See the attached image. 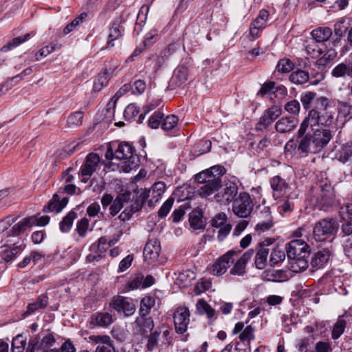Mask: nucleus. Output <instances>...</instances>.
<instances>
[{
  "label": "nucleus",
  "instance_id": "21",
  "mask_svg": "<svg viewBox=\"0 0 352 352\" xmlns=\"http://www.w3.org/2000/svg\"><path fill=\"white\" fill-rule=\"evenodd\" d=\"M298 198L297 190H293L283 199L278 206V210L281 214H290L294 208V201Z\"/></svg>",
  "mask_w": 352,
  "mask_h": 352
},
{
  "label": "nucleus",
  "instance_id": "30",
  "mask_svg": "<svg viewBox=\"0 0 352 352\" xmlns=\"http://www.w3.org/2000/svg\"><path fill=\"white\" fill-rule=\"evenodd\" d=\"M129 201V195L123 193L119 195L113 201L110 206V214L112 217L116 216L122 208L124 207V204H128Z\"/></svg>",
  "mask_w": 352,
  "mask_h": 352
},
{
  "label": "nucleus",
  "instance_id": "57",
  "mask_svg": "<svg viewBox=\"0 0 352 352\" xmlns=\"http://www.w3.org/2000/svg\"><path fill=\"white\" fill-rule=\"evenodd\" d=\"M178 118L175 115L166 116L162 123V128L165 131H170L175 128L177 124Z\"/></svg>",
  "mask_w": 352,
  "mask_h": 352
},
{
  "label": "nucleus",
  "instance_id": "63",
  "mask_svg": "<svg viewBox=\"0 0 352 352\" xmlns=\"http://www.w3.org/2000/svg\"><path fill=\"white\" fill-rule=\"evenodd\" d=\"M285 109L291 114L298 115L300 112V105L298 100H292L285 104Z\"/></svg>",
  "mask_w": 352,
  "mask_h": 352
},
{
  "label": "nucleus",
  "instance_id": "53",
  "mask_svg": "<svg viewBox=\"0 0 352 352\" xmlns=\"http://www.w3.org/2000/svg\"><path fill=\"white\" fill-rule=\"evenodd\" d=\"M83 113L82 111H76L72 113L67 118V125L69 127H76L80 125L82 122Z\"/></svg>",
  "mask_w": 352,
  "mask_h": 352
},
{
  "label": "nucleus",
  "instance_id": "22",
  "mask_svg": "<svg viewBox=\"0 0 352 352\" xmlns=\"http://www.w3.org/2000/svg\"><path fill=\"white\" fill-rule=\"evenodd\" d=\"M124 28L121 26V21L117 19L112 22L108 35L107 48H111L115 46L114 41L122 38L123 36Z\"/></svg>",
  "mask_w": 352,
  "mask_h": 352
},
{
  "label": "nucleus",
  "instance_id": "54",
  "mask_svg": "<svg viewBox=\"0 0 352 352\" xmlns=\"http://www.w3.org/2000/svg\"><path fill=\"white\" fill-rule=\"evenodd\" d=\"M25 344V340L23 336H16L12 342V352H23Z\"/></svg>",
  "mask_w": 352,
  "mask_h": 352
},
{
  "label": "nucleus",
  "instance_id": "55",
  "mask_svg": "<svg viewBox=\"0 0 352 352\" xmlns=\"http://www.w3.org/2000/svg\"><path fill=\"white\" fill-rule=\"evenodd\" d=\"M346 327V321L339 318L335 323L332 330V338L338 339L344 332Z\"/></svg>",
  "mask_w": 352,
  "mask_h": 352
},
{
  "label": "nucleus",
  "instance_id": "27",
  "mask_svg": "<svg viewBox=\"0 0 352 352\" xmlns=\"http://www.w3.org/2000/svg\"><path fill=\"white\" fill-rule=\"evenodd\" d=\"M261 214L265 218V220L258 222L256 226V230L258 232H265L270 230L272 226V217L271 215L270 209L269 207H264L261 211Z\"/></svg>",
  "mask_w": 352,
  "mask_h": 352
},
{
  "label": "nucleus",
  "instance_id": "50",
  "mask_svg": "<svg viewBox=\"0 0 352 352\" xmlns=\"http://www.w3.org/2000/svg\"><path fill=\"white\" fill-rule=\"evenodd\" d=\"M196 307L199 313L206 314L209 318L214 316V310L204 300H199Z\"/></svg>",
  "mask_w": 352,
  "mask_h": 352
},
{
  "label": "nucleus",
  "instance_id": "64",
  "mask_svg": "<svg viewBox=\"0 0 352 352\" xmlns=\"http://www.w3.org/2000/svg\"><path fill=\"white\" fill-rule=\"evenodd\" d=\"M173 203H174V199L168 198L163 204V205L161 206V208L158 210L159 217H160L162 218L165 217L170 212V210L172 208Z\"/></svg>",
  "mask_w": 352,
  "mask_h": 352
},
{
  "label": "nucleus",
  "instance_id": "56",
  "mask_svg": "<svg viewBox=\"0 0 352 352\" xmlns=\"http://www.w3.org/2000/svg\"><path fill=\"white\" fill-rule=\"evenodd\" d=\"M294 68V64L289 59L280 60L276 67L277 71L281 73H289Z\"/></svg>",
  "mask_w": 352,
  "mask_h": 352
},
{
  "label": "nucleus",
  "instance_id": "61",
  "mask_svg": "<svg viewBox=\"0 0 352 352\" xmlns=\"http://www.w3.org/2000/svg\"><path fill=\"white\" fill-rule=\"evenodd\" d=\"M211 287V283L210 280L204 278L200 279L196 284L194 292L196 294H201L205 291Z\"/></svg>",
  "mask_w": 352,
  "mask_h": 352
},
{
  "label": "nucleus",
  "instance_id": "25",
  "mask_svg": "<svg viewBox=\"0 0 352 352\" xmlns=\"http://www.w3.org/2000/svg\"><path fill=\"white\" fill-rule=\"evenodd\" d=\"M161 252L160 243H146L144 248V258L148 263L157 260Z\"/></svg>",
  "mask_w": 352,
  "mask_h": 352
},
{
  "label": "nucleus",
  "instance_id": "7",
  "mask_svg": "<svg viewBox=\"0 0 352 352\" xmlns=\"http://www.w3.org/2000/svg\"><path fill=\"white\" fill-rule=\"evenodd\" d=\"M254 204L250 195L245 192H241L235 198L232 204L233 213L240 218H247L253 210Z\"/></svg>",
  "mask_w": 352,
  "mask_h": 352
},
{
  "label": "nucleus",
  "instance_id": "52",
  "mask_svg": "<svg viewBox=\"0 0 352 352\" xmlns=\"http://www.w3.org/2000/svg\"><path fill=\"white\" fill-rule=\"evenodd\" d=\"M340 221H349L352 219V204L347 203L340 207Z\"/></svg>",
  "mask_w": 352,
  "mask_h": 352
},
{
  "label": "nucleus",
  "instance_id": "10",
  "mask_svg": "<svg viewBox=\"0 0 352 352\" xmlns=\"http://www.w3.org/2000/svg\"><path fill=\"white\" fill-rule=\"evenodd\" d=\"M334 192L330 184L321 186L320 192L316 198V206L322 210L328 211L334 204Z\"/></svg>",
  "mask_w": 352,
  "mask_h": 352
},
{
  "label": "nucleus",
  "instance_id": "49",
  "mask_svg": "<svg viewBox=\"0 0 352 352\" xmlns=\"http://www.w3.org/2000/svg\"><path fill=\"white\" fill-rule=\"evenodd\" d=\"M285 258V251L279 249L278 247H276L271 253L269 263L271 266H274L279 262L284 261Z\"/></svg>",
  "mask_w": 352,
  "mask_h": 352
},
{
  "label": "nucleus",
  "instance_id": "20",
  "mask_svg": "<svg viewBox=\"0 0 352 352\" xmlns=\"http://www.w3.org/2000/svg\"><path fill=\"white\" fill-rule=\"evenodd\" d=\"M298 120L294 116H285L275 124V129L280 133H286L293 131L298 126Z\"/></svg>",
  "mask_w": 352,
  "mask_h": 352
},
{
  "label": "nucleus",
  "instance_id": "37",
  "mask_svg": "<svg viewBox=\"0 0 352 352\" xmlns=\"http://www.w3.org/2000/svg\"><path fill=\"white\" fill-rule=\"evenodd\" d=\"M196 278L195 273L190 270L180 272L176 279V284L180 287H186Z\"/></svg>",
  "mask_w": 352,
  "mask_h": 352
},
{
  "label": "nucleus",
  "instance_id": "41",
  "mask_svg": "<svg viewBox=\"0 0 352 352\" xmlns=\"http://www.w3.org/2000/svg\"><path fill=\"white\" fill-rule=\"evenodd\" d=\"M211 142L208 140H200L197 142L192 149L195 156H199L210 151Z\"/></svg>",
  "mask_w": 352,
  "mask_h": 352
},
{
  "label": "nucleus",
  "instance_id": "60",
  "mask_svg": "<svg viewBox=\"0 0 352 352\" xmlns=\"http://www.w3.org/2000/svg\"><path fill=\"white\" fill-rule=\"evenodd\" d=\"M339 112L341 115H342L346 119L351 120L352 119V105L345 102H340L339 103Z\"/></svg>",
  "mask_w": 352,
  "mask_h": 352
},
{
  "label": "nucleus",
  "instance_id": "8",
  "mask_svg": "<svg viewBox=\"0 0 352 352\" xmlns=\"http://www.w3.org/2000/svg\"><path fill=\"white\" fill-rule=\"evenodd\" d=\"M133 153V146L126 142L110 143L107 147L105 157L107 160H129Z\"/></svg>",
  "mask_w": 352,
  "mask_h": 352
},
{
  "label": "nucleus",
  "instance_id": "28",
  "mask_svg": "<svg viewBox=\"0 0 352 352\" xmlns=\"http://www.w3.org/2000/svg\"><path fill=\"white\" fill-rule=\"evenodd\" d=\"M311 38L323 45L322 43L329 40L332 35V30L328 27L316 28L311 32Z\"/></svg>",
  "mask_w": 352,
  "mask_h": 352
},
{
  "label": "nucleus",
  "instance_id": "2",
  "mask_svg": "<svg viewBox=\"0 0 352 352\" xmlns=\"http://www.w3.org/2000/svg\"><path fill=\"white\" fill-rule=\"evenodd\" d=\"M165 189L166 184L163 182L154 183L148 189H142L139 192L138 197L135 200H132L129 206L125 207L118 218L123 221L129 220L135 212L141 210L143 204L146 202L150 208H153L155 204L162 198Z\"/></svg>",
  "mask_w": 352,
  "mask_h": 352
},
{
  "label": "nucleus",
  "instance_id": "13",
  "mask_svg": "<svg viewBox=\"0 0 352 352\" xmlns=\"http://www.w3.org/2000/svg\"><path fill=\"white\" fill-rule=\"evenodd\" d=\"M109 305L117 312L123 313L126 316L133 315L136 309L131 300L121 296H114Z\"/></svg>",
  "mask_w": 352,
  "mask_h": 352
},
{
  "label": "nucleus",
  "instance_id": "16",
  "mask_svg": "<svg viewBox=\"0 0 352 352\" xmlns=\"http://www.w3.org/2000/svg\"><path fill=\"white\" fill-rule=\"evenodd\" d=\"M56 338L53 333L45 335L40 341V338L35 336L29 341L28 351L34 352L35 350L53 346L56 343Z\"/></svg>",
  "mask_w": 352,
  "mask_h": 352
},
{
  "label": "nucleus",
  "instance_id": "9",
  "mask_svg": "<svg viewBox=\"0 0 352 352\" xmlns=\"http://www.w3.org/2000/svg\"><path fill=\"white\" fill-rule=\"evenodd\" d=\"M227 221V215L224 212L217 213L211 220L212 228L217 230V239L219 241H223L230 233L232 226Z\"/></svg>",
  "mask_w": 352,
  "mask_h": 352
},
{
  "label": "nucleus",
  "instance_id": "33",
  "mask_svg": "<svg viewBox=\"0 0 352 352\" xmlns=\"http://www.w3.org/2000/svg\"><path fill=\"white\" fill-rule=\"evenodd\" d=\"M32 35H34L33 32H29L24 34L23 36L14 38L1 48V52H7L10 50H12V49L28 41Z\"/></svg>",
  "mask_w": 352,
  "mask_h": 352
},
{
  "label": "nucleus",
  "instance_id": "36",
  "mask_svg": "<svg viewBox=\"0 0 352 352\" xmlns=\"http://www.w3.org/2000/svg\"><path fill=\"white\" fill-rule=\"evenodd\" d=\"M188 221L190 227L194 230L203 229L205 226L202 212L199 210H193L190 212Z\"/></svg>",
  "mask_w": 352,
  "mask_h": 352
},
{
  "label": "nucleus",
  "instance_id": "18",
  "mask_svg": "<svg viewBox=\"0 0 352 352\" xmlns=\"http://www.w3.org/2000/svg\"><path fill=\"white\" fill-rule=\"evenodd\" d=\"M238 193V186L234 182H228L226 184L223 191L215 195V199L217 202L223 204H229L234 201Z\"/></svg>",
  "mask_w": 352,
  "mask_h": 352
},
{
  "label": "nucleus",
  "instance_id": "14",
  "mask_svg": "<svg viewBox=\"0 0 352 352\" xmlns=\"http://www.w3.org/2000/svg\"><path fill=\"white\" fill-rule=\"evenodd\" d=\"M100 158L96 153H89L82 164L80 173L83 177L82 182L86 183L94 172L100 167Z\"/></svg>",
  "mask_w": 352,
  "mask_h": 352
},
{
  "label": "nucleus",
  "instance_id": "44",
  "mask_svg": "<svg viewBox=\"0 0 352 352\" xmlns=\"http://www.w3.org/2000/svg\"><path fill=\"white\" fill-rule=\"evenodd\" d=\"M155 299L151 296L144 297L140 302V312L142 316L148 315L151 308L155 305Z\"/></svg>",
  "mask_w": 352,
  "mask_h": 352
},
{
  "label": "nucleus",
  "instance_id": "29",
  "mask_svg": "<svg viewBox=\"0 0 352 352\" xmlns=\"http://www.w3.org/2000/svg\"><path fill=\"white\" fill-rule=\"evenodd\" d=\"M322 45H320V43L310 38L305 41V51L311 58H317L322 53V49L321 47Z\"/></svg>",
  "mask_w": 352,
  "mask_h": 352
},
{
  "label": "nucleus",
  "instance_id": "38",
  "mask_svg": "<svg viewBox=\"0 0 352 352\" xmlns=\"http://www.w3.org/2000/svg\"><path fill=\"white\" fill-rule=\"evenodd\" d=\"M20 250L19 247L3 245L0 249V257L6 262H9L15 257Z\"/></svg>",
  "mask_w": 352,
  "mask_h": 352
},
{
  "label": "nucleus",
  "instance_id": "4",
  "mask_svg": "<svg viewBox=\"0 0 352 352\" xmlns=\"http://www.w3.org/2000/svg\"><path fill=\"white\" fill-rule=\"evenodd\" d=\"M14 221V219L11 217L0 221V241L6 240V242H8V240L6 239L7 237L19 236L35 223L38 226H45L49 223L50 217L48 216H43L38 219L34 217L26 218L10 228Z\"/></svg>",
  "mask_w": 352,
  "mask_h": 352
},
{
  "label": "nucleus",
  "instance_id": "32",
  "mask_svg": "<svg viewBox=\"0 0 352 352\" xmlns=\"http://www.w3.org/2000/svg\"><path fill=\"white\" fill-rule=\"evenodd\" d=\"M309 80V74L302 69H297L290 74L289 80L296 85H302Z\"/></svg>",
  "mask_w": 352,
  "mask_h": 352
},
{
  "label": "nucleus",
  "instance_id": "19",
  "mask_svg": "<svg viewBox=\"0 0 352 352\" xmlns=\"http://www.w3.org/2000/svg\"><path fill=\"white\" fill-rule=\"evenodd\" d=\"M253 254V250H249L245 252L231 268L230 271V274L239 276H243L246 273V265L252 258Z\"/></svg>",
  "mask_w": 352,
  "mask_h": 352
},
{
  "label": "nucleus",
  "instance_id": "62",
  "mask_svg": "<svg viewBox=\"0 0 352 352\" xmlns=\"http://www.w3.org/2000/svg\"><path fill=\"white\" fill-rule=\"evenodd\" d=\"M60 45L58 44H50L48 45L45 46L44 47L41 48L36 54V60H39L40 58L38 56L41 57H46L50 54H51L52 52H54L57 47H60Z\"/></svg>",
  "mask_w": 352,
  "mask_h": 352
},
{
  "label": "nucleus",
  "instance_id": "6",
  "mask_svg": "<svg viewBox=\"0 0 352 352\" xmlns=\"http://www.w3.org/2000/svg\"><path fill=\"white\" fill-rule=\"evenodd\" d=\"M338 225L333 219H324L318 221L314 228V239L322 242L338 230Z\"/></svg>",
  "mask_w": 352,
  "mask_h": 352
},
{
  "label": "nucleus",
  "instance_id": "1",
  "mask_svg": "<svg viewBox=\"0 0 352 352\" xmlns=\"http://www.w3.org/2000/svg\"><path fill=\"white\" fill-rule=\"evenodd\" d=\"M317 106L309 111L298 130V148L302 153H318L332 139L330 130L320 126H329L333 122V114L329 111L330 101L326 97L316 99Z\"/></svg>",
  "mask_w": 352,
  "mask_h": 352
},
{
  "label": "nucleus",
  "instance_id": "39",
  "mask_svg": "<svg viewBox=\"0 0 352 352\" xmlns=\"http://www.w3.org/2000/svg\"><path fill=\"white\" fill-rule=\"evenodd\" d=\"M47 302L48 298L45 295L40 296L34 302L28 305L25 314L29 315L39 309L45 308L47 306Z\"/></svg>",
  "mask_w": 352,
  "mask_h": 352
},
{
  "label": "nucleus",
  "instance_id": "35",
  "mask_svg": "<svg viewBox=\"0 0 352 352\" xmlns=\"http://www.w3.org/2000/svg\"><path fill=\"white\" fill-rule=\"evenodd\" d=\"M352 157V140L342 144L337 153L339 162L344 164Z\"/></svg>",
  "mask_w": 352,
  "mask_h": 352
},
{
  "label": "nucleus",
  "instance_id": "42",
  "mask_svg": "<svg viewBox=\"0 0 352 352\" xmlns=\"http://www.w3.org/2000/svg\"><path fill=\"white\" fill-rule=\"evenodd\" d=\"M269 253V250L265 248H261L255 256V265L256 268L263 270L265 268L267 263V257Z\"/></svg>",
  "mask_w": 352,
  "mask_h": 352
},
{
  "label": "nucleus",
  "instance_id": "43",
  "mask_svg": "<svg viewBox=\"0 0 352 352\" xmlns=\"http://www.w3.org/2000/svg\"><path fill=\"white\" fill-rule=\"evenodd\" d=\"M77 217V213L70 211L60 221V230L62 232H67L71 229L74 220Z\"/></svg>",
  "mask_w": 352,
  "mask_h": 352
},
{
  "label": "nucleus",
  "instance_id": "12",
  "mask_svg": "<svg viewBox=\"0 0 352 352\" xmlns=\"http://www.w3.org/2000/svg\"><path fill=\"white\" fill-rule=\"evenodd\" d=\"M270 13L263 9L258 12V16L250 25V35L252 39L258 38L262 31L267 27L269 21Z\"/></svg>",
  "mask_w": 352,
  "mask_h": 352
},
{
  "label": "nucleus",
  "instance_id": "31",
  "mask_svg": "<svg viewBox=\"0 0 352 352\" xmlns=\"http://www.w3.org/2000/svg\"><path fill=\"white\" fill-rule=\"evenodd\" d=\"M113 322V320L111 314L107 312L98 313L91 318V324L98 327H107Z\"/></svg>",
  "mask_w": 352,
  "mask_h": 352
},
{
  "label": "nucleus",
  "instance_id": "34",
  "mask_svg": "<svg viewBox=\"0 0 352 352\" xmlns=\"http://www.w3.org/2000/svg\"><path fill=\"white\" fill-rule=\"evenodd\" d=\"M109 247L110 243H92L89 248L91 253L87 256L88 258L95 260L102 256Z\"/></svg>",
  "mask_w": 352,
  "mask_h": 352
},
{
  "label": "nucleus",
  "instance_id": "15",
  "mask_svg": "<svg viewBox=\"0 0 352 352\" xmlns=\"http://www.w3.org/2000/svg\"><path fill=\"white\" fill-rule=\"evenodd\" d=\"M174 324L175 331L178 333H184L186 331L190 322V311L186 307H179L175 311Z\"/></svg>",
  "mask_w": 352,
  "mask_h": 352
},
{
  "label": "nucleus",
  "instance_id": "59",
  "mask_svg": "<svg viewBox=\"0 0 352 352\" xmlns=\"http://www.w3.org/2000/svg\"><path fill=\"white\" fill-rule=\"evenodd\" d=\"M164 114L160 111H155L148 120V126L152 129H157L161 124Z\"/></svg>",
  "mask_w": 352,
  "mask_h": 352
},
{
  "label": "nucleus",
  "instance_id": "23",
  "mask_svg": "<svg viewBox=\"0 0 352 352\" xmlns=\"http://www.w3.org/2000/svg\"><path fill=\"white\" fill-rule=\"evenodd\" d=\"M333 77L337 78L349 76L352 78V60H346L338 64L331 71Z\"/></svg>",
  "mask_w": 352,
  "mask_h": 352
},
{
  "label": "nucleus",
  "instance_id": "40",
  "mask_svg": "<svg viewBox=\"0 0 352 352\" xmlns=\"http://www.w3.org/2000/svg\"><path fill=\"white\" fill-rule=\"evenodd\" d=\"M136 324L140 328V331H142V333H147L150 332L154 327L153 319L150 317H145L144 316L137 318Z\"/></svg>",
  "mask_w": 352,
  "mask_h": 352
},
{
  "label": "nucleus",
  "instance_id": "47",
  "mask_svg": "<svg viewBox=\"0 0 352 352\" xmlns=\"http://www.w3.org/2000/svg\"><path fill=\"white\" fill-rule=\"evenodd\" d=\"M131 86L129 85L125 84L124 85L116 94L115 95L111 98L109 102L107 104V110L109 111L111 108L113 109H115L116 102L124 94H125L130 89Z\"/></svg>",
  "mask_w": 352,
  "mask_h": 352
},
{
  "label": "nucleus",
  "instance_id": "45",
  "mask_svg": "<svg viewBox=\"0 0 352 352\" xmlns=\"http://www.w3.org/2000/svg\"><path fill=\"white\" fill-rule=\"evenodd\" d=\"M109 80V76L107 72H104L99 74L94 81L93 90L94 91H100L104 87L107 85Z\"/></svg>",
  "mask_w": 352,
  "mask_h": 352
},
{
  "label": "nucleus",
  "instance_id": "24",
  "mask_svg": "<svg viewBox=\"0 0 352 352\" xmlns=\"http://www.w3.org/2000/svg\"><path fill=\"white\" fill-rule=\"evenodd\" d=\"M68 199L67 197L63 198L60 200L58 194H54L52 198L49 201L47 206L43 208L45 212H60L67 204Z\"/></svg>",
  "mask_w": 352,
  "mask_h": 352
},
{
  "label": "nucleus",
  "instance_id": "26",
  "mask_svg": "<svg viewBox=\"0 0 352 352\" xmlns=\"http://www.w3.org/2000/svg\"><path fill=\"white\" fill-rule=\"evenodd\" d=\"M331 256V252L327 249H322L316 252L311 261L313 268H322L327 263Z\"/></svg>",
  "mask_w": 352,
  "mask_h": 352
},
{
  "label": "nucleus",
  "instance_id": "46",
  "mask_svg": "<svg viewBox=\"0 0 352 352\" xmlns=\"http://www.w3.org/2000/svg\"><path fill=\"white\" fill-rule=\"evenodd\" d=\"M87 14L86 12L81 13L79 16L75 18L71 23L67 24L63 29L64 34H67L72 31L75 30L84 20L87 18Z\"/></svg>",
  "mask_w": 352,
  "mask_h": 352
},
{
  "label": "nucleus",
  "instance_id": "17",
  "mask_svg": "<svg viewBox=\"0 0 352 352\" xmlns=\"http://www.w3.org/2000/svg\"><path fill=\"white\" fill-rule=\"evenodd\" d=\"M270 184L272 189V196L275 199L284 197L290 189L289 184L279 175L272 177Z\"/></svg>",
  "mask_w": 352,
  "mask_h": 352
},
{
  "label": "nucleus",
  "instance_id": "51",
  "mask_svg": "<svg viewBox=\"0 0 352 352\" xmlns=\"http://www.w3.org/2000/svg\"><path fill=\"white\" fill-rule=\"evenodd\" d=\"M336 56L337 53L334 50H328L322 57L316 60V64L319 66H325L333 60Z\"/></svg>",
  "mask_w": 352,
  "mask_h": 352
},
{
  "label": "nucleus",
  "instance_id": "58",
  "mask_svg": "<svg viewBox=\"0 0 352 352\" xmlns=\"http://www.w3.org/2000/svg\"><path fill=\"white\" fill-rule=\"evenodd\" d=\"M281 109L278 106H272L267 109L265 112V116L272 123L276 120L281 114Z\"/></svg>",
  "mask_w": 352,
  "mask_h": 352
},
{
  "label": "nucleus",
  "instance_id": "5",
  "mask_svg": "<svg viewBox=\"0 0 352 352\" xmlns=\"http://www.w3.org/2000/svg\"><path fill=\"white\" fill-rule=\"evenodd\" d=\"M310 252L308 243H289L287 249L289 269L295 273L305 271L309 266Z\"/></svg>",
  "mask_w": 352,
  "mask_h": 352
},
{
  "label": "nucleus",
  "instance_id": "48",
  "mask_svg": "<svg viewBox=\"0 0 352 352\" xmlns=\"http://www.w3.org/2000/svg\"><path fill=\"white\" fill-rule=\"evenodd\" d=\"M316 97V94L314 91H305L300 96V102L302 107L305 110L310 109L314 100Z\"/></svg>",
  "mask_w": 352,
  "mask_h": 352
},
{
  "label": "nucleus",
  "instance_id": "3",
  "mask_svg": "<svg viewBox=\"0 0 352 352\" xmlns=\"http://www.w3.org/2000/svg\"><path fill=\"white\" fill-rule=\"evenodd\" d=\"M225 173V168L217 165L197 174L195 181L204 184L198 189L200 196L207 197L217 191L221 186V177Z\"/></svg>",
  "mask_w": 352,
  "mask_h": 352
},
{
  "label": "nucleus",
  "instance_id": "11",
  "mask_svg": "<svg viewBox=\"0 0 352 352\" xmlns=\"http://www.w3.org/2000/svg\"><path fill=\"white\" fill-rule=\"evenodd\" d=\"M236 253L234 250H230L219 257L208 270L214 276H221L226 272L230 264L234 262L233 255Z\"/></svg>",
  "mask_w": 352,
  "mask_h": 352
}]
</instances>
